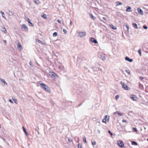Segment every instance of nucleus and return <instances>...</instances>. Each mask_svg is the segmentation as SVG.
Here are the masks:
<instances>
[{
	"mask_svg": "<svg viewBox=\"0 0 148 148\" xmlns=\"http://www.w3.org/2000/svg\"><path fill=\"white\" fill-rule=\"evenodd\" d=\"M41 82H38L40 85L41 87L43 89L47 92H51L50 88L47 85L43 83H40Z\"/></svg>",
	"mask_w": 148,
	"mask_h": 148,
	"instance_id": "f257e3e1",
	"label": "nucleus"
},
{
	"mask_svg": "<svg viewBox=\"0 0 148 148\" xmlns=\"http://www.w3.org/2000/svg\"><path fill=\"white\" fill-rule=\"evenodd\" d=\"M122 86V87L125 90H129L130 89V88L128 86H127L125 83L121 81L120 82Z\"/></svg>",
	"mask_w": 148,
	"mask_h": 148,
	"instance_id": "f03ea898",
	"label": "nucleus"
},
{
	"mask_svg": "<svg viewBox=\"0 0 148 148\" xmlns=\"http://www.w3.org/2000/svg\"><path fill=\"white\" fill-rule=\"evenodd\" d=\"M78 36L80 38L86 35V33L85 32H78Z\"/></svg>",
	"mask_w": 148,
	"mask_h": 148,
	"instance_id": "7ed1b4c3",
	"label": "nucleus"
},
{
	"mask_svg": "<svg viewBox=\"0 0 148 148\" xmlns=\"http://www.w3.org/2000/svg\"><path fill=\"white\" fill-rule=\"evenodd\" d=\"M117 143L119 146L121 147H123L124 146L123 142L121 140L118 141Z\"/></svg>",
	"mask_w": 148,
	"mask_h": 148,
	"instance_id": "20e7f679",
	"label": "nucleus"
},
{
	"mask_svg": "<svg viewBox=\"0 0 148 148\" xmlns=\"http://www.w3.org/2000/svg\"><path fill=\"white\" fill-rule=\"evenodd\" d=\"M22 29L25 31L27 32L28 31V28L27 26L25 24H23L21 26Z\"/></svg>",
	"mask_w": 148,
	"mask_h": 148,
	"instance_id": "39448f33",
	"label": "nucleus"
},
{
	"mask_svg": "<svg viewBox=\"0 0 148 148\" xmlns=\"http://www.w3.org/2000/svg\"><path fill=\"white\" fill-rule=\"evenodd\" d=\"M90 41L92 42L95 44H97L98 43L97 41L94 38L91 37L90 38Z\"/></svg>",
	"mask_w": 148,
	"mask_h": 148,
	"instance_id": "423d86ee",
	"label": "nucleus"
},
{
	"mask_svg": "<svg viewBox=\"0 0 148 148\" xmlns=\"http://www.w3.org/2000/svg\"><path fill=\"white\" fill-rule=\"evenodd\" d=\"M130 98L133 100L134 101H136L137 98L134 95H132L130 96Z\"/></svg>",
	"mask_w": 148,
	"mask_h": 148,
	"instance_id": "0eeeda50",
	"label": "nucleus"
},
{
	"mask_svg": "<svg viewBox=\"0 0 148 148\" xmlns=\"http://www.w3.org/2000/svg\"><path fill=\"white\" fill-rule=\"evenodd\" d=\"M137 11L138 13L141 15H143V11L140 8H137Z\"/></svg>",
	"mask_w": 148,
	"mask_h": 148,
	"instance_id": "6e6552de",
	"label": "nucleus"
},
{
	"mask_svg": "<svg viewBox=\"0 0 148 148\" xmlns=\"http://www.w3.org/2000/svg\"><path fill=\"white\" fill-rule=\"evenodd\" d=\"M127 9H126V11L127 12H132V8L130 6H127L126 7Z\"/></svg>",
	"mask_w": 148,
	"mask_h": 148,
	"instance_id": "1a4fd4ad",
	"label": "nucleus"
},
{
	"mask_svg": "<svg viewBox=\"0 0 148 148\" xmlns=\"http://www.w3.org/2000/svg\"><path fill=\"white\" fill-rule=\"evenodd\" d=\"M125 60L130 62H132L133 61V59L130 58L128 57H125Z\"/></svg>",
	"mask_w": 148,
	"mask_h": 148,
	"instance_id": "9d476101",
	"label": "nucleus"
},
{
	"mask_svg": "<svg viewBox=\"0 0 148 148\" xmlns=\"http://www.w3.org/2000/svg\"><path fill=\"white\" fill-rule=\"evenodd\" d=\"M116 113H117L118 115L119 116H122L123 115V114L119 112H118V111H116V112H114V113H113V114H115Z\"/></svg>",
	"mask_w": 148,
	"mask_h": 148,
	"instance_id": "9b49d317",
	"label": "nucleus"
},
{
	"mask_svg": "<svg viewBox=\"0 0 148 148\" xmlns=\"http://www.w3.org/2000/svg\"><path fill=\"white\" fill-rule=\"evenodd\" d=\"M18 49L19 50H21L22 49V47L21 44L20 43H18L17 45Z\"/></svg>",
	"mask_w": 148,
	"mask_h": 148,
	"instance_id": "f8f14e48",
	"label": "nucleus"
},
{
	"mask_svg": "<svg viewBox=\"0 0 148 148\" xmlns=\"http://www.w3.org/2000/svg\"><path fill=\"white\" fill-rule=\"evenodd\" d=\"M23 131L24 132V133H25V135L26 136H28V133L27 132L26 129L24 127H23Z\"/></svg>",
	"mask_w": 148,
	"mask_h": 148,
	"instance_id": "ddd939ff",
	"label": "nucleus"
},
{
	"mask_svg": "<svg viewBox=\"0 0 148 148\" xmlns=\"http://www.w3.org/2000/svg\"><path fill=\"white\" fill-rule=\"evenodd\" d=\"M0 80L3 83L4 85H7V83L5 82V80L4 79H2V78H0Z\"/></svg>",
	"mask_w": 148,
	"mask_h": 148,
	"instance_id": "4468645a",
	"label": "nucleus"
},
{
	"mask_svg": "<svg viewBox=\"0 0 148 148\" xmlns=\"http://www.w3.org/2000/svg\"><path fill=\"white\" fill-rule=\"evenodd\" d=\"M109 116H108L107 115H106L105 116L104 119H105V120H106V121H108L109 119Z\"/></svg>",
	"mask_w": 148,
	"mask_h": 148,
	"instance_id": "2eb2a0df",
	"label": "nucleus"
},
{
	"mask_svg": "<svg viewBox=\"0 0 148 148\" xmlns=\"http://www.w3.org/2000/svg\"><path fill=\"white\" fill-rule=\"evenodd\" d=\"M110 27L111 29H113L114 30H116L117 29V28L116 26H114V25H110Z\"/></svg>",
	"mask_w": 148,
	"mask_h": 148,
	"instance_id": "dca6fc26",
	"label": "nucleus"
},
{
	"mask_svg": "<svg viewBox=\"0 0 148 148\" xmlns=\"http://www.w3.org/2000/svg\"><path fill=\"white\" fill-rule=\"evenodd\" d=\"M0 13L1 14V15H2V16L3 17V18L5 19H6V18L5 17V14H4V13H3V12L1 11H0Z\"/></svg>",
	"mask_w": 148,
	"mask_h": 148,
	"instance_id": "f3484780",
	"label": "nucleus"
},
{
	"mask_svg": "<svg viewBox=\"0 0 148 148\" xmlns=\"http://www.w3.org/2000/svg\"><path fill=\"white\" fill-rule=\"evenodd\" d=\"M103 54H101V55H100L101 56V58L103 60H104L106 59V57L105 56H103Z\"/></svg>",
	"mask_w": 148,
	"mask_h": 148,
	"instance_id": "a211bd4d",
	"label": "nucleus"
},
{
	"mask_svg": "<svg viewBox=\"0 0 148 148\" xmlns=\"http://www.w3.org/2000/svg\"><path fill=\"white\" fill-rule=\"evenodd\" d=\"M131 144L133 145H138V143L134 141H132Z\"/></svg>",
	"mask_w": 148,
	"mask_h": 148,
	"instance_id": "6ab92c4d",
	"label": "nucleus"
},
{
	"mask_svg": "<svg viewBox=\"0 0 148 148\" xmlns=\"http://www.w3.org/2000/svg\"><path fill=\"white\" fill-rule=\"evenodd\" d=\"M34 3L38 5L40 4V2L38 0H33Z\"/></svg>",
	"mask_w": 148,
	"mask_h": 148,
	"instance_id": "aec40b11",
	"label": "nucleus"
},
{
	"mask_svg": "<svg viewBox=\"0 0 148 148\" xmlns=\"http://www.w3.org/2000/svg\"><path fill=\"white\" fill-rule=\"evenodd\" d=\"M12 99L15 103L16 104H17L18 101L16 99H15L14 97H12Z\"/></svg>",
	"mask_w": 148,
	"mask_h": 148,
	"instance_id": "412c9836",
	"label": "nucleus"
},
{
	"mask_svg": "<svg viewBox=\"0 0 148 148\" xmlns=\"http://www.w3.org/2000/svg\"><path fill=\"white\" fill-rule=\"evenodd\" d=\"M133 26L136 29H137L138 28V26L137 24L136 23H133L132 24Z\"/></svg>",
	"mask_w": 148,
	"mask_h": 148,
	"instance_id": "4be33fe9",
	"label": "nucleus"
},
{
	"mask_svg": "<svg viewBox=\"0 0 148 148\" xmlns=\"http://www.w3.org/2000/svg\"><path fill=\"white\" fill-rule=\"evenodd\" d=\"M116 6H117L119 5H121L122 4L119 1H116Z\"/></svg>",
	"mask_w": 148,
	"mask_h": 148,
	"instance_id": "5701e85b",
	"label": "nucleus"
},
{
	"mask_svg": "<svg viewBox=\"0 0 148 148\" xmlns=\"http://www.w3.org/2000/svg\"><path fill=\"white\" fill-rule=\"evenodd\" d=\"M2 31L4 33L6 32V29L5 27H3L2 28Z\"/></svg>",
	"mask_w": 148,
	"mask_h": 148,
	"instance_id": "b1692460",
	"label": "nucleus"
},
{
	"mask_svg": "<svg viewBox=\"0 0 148 148\" xmlns=\"http://www.w3.org/2000/svg\"><path fill=\"white\" fill-rule=\"evenodd\" d=\"M90 16L93 19V20H95L96 19V18L92 14H89Z\"/></svg>",
	"mask_w": 148,
	"mask_h": 148,
	"instance_id": "393cba45",
	"label": "nucleus"
},
{
	"mask_svg": "<svg viewBox=\"0 0 148 148\" xmlns=\"http://www.w3.org/2000/svg\"><path fill=\"white\" fill-rule=\"evenodd\" d=\"M58 35V34L57 32H55L54 33L53 35V37H56V36Z\"/></svg>",
	"mask_w": 148,
	"mask_h": 148,
	"instance_id": "a878e982",
	"label": "nucleus"
},
{
	"mask_svg": "<svg viewBox=\"0 0 148 148\" xmlns=\"http://www.w3.org/2000/svg\"><path fill=\"white\" fill-rule=\"evenodd\" d=\"M138 52L139 53L140 56H141V49H140L138 50Z\"/></svg>",
	"mask_w": 148,
	"mask_h": 148,
	"instance_id": "bb28decb",
	"label": "nucleus"
},
{
	"mask_svg": "<svg viewBox=\"0 0 148 148\" xmlns=\"http://www.w3.org/2000/svg\"><path fill=\"white\" fill-rule=\"evenodd\" d=\"M83 140L84 143H87L85 136L83 137Z\"/></svg>",
	"mask_w": 148,
	"mask_h": 148,
	"instance_id": "cd10ccee",
	"label": "nucleus"
},
{
	"mask_svg": "<svg viewBox=\"0 0 148 148\" xmlns=\"http://www.w3.org/2000/svg\"><path fill=\"white\" fill-rule=\"evenodd\" d=\"M36 42H38L39 43L41 44H42V41L39 40L38 39H37V40H36Z\"/></svg>",
	"mask_w": 148,
	"mask_h": 148,
	"instance_id": "c85d7f7f",
	"label": "nucleus"
},
{
	"mask_svg": "<svg viewBox=\"0 0 148 148\" xmlns=\"http://www.w3.org/2000/svg\"><path fill=\"white\" fill-rule=\"evenodd\" d=\"M125 71L127 73L128 75H129L130 73V72L129 70H126Z\"/></svg>",
	"mask_w": 148,
	"mask_h": 148,
	"instance_id": "c756f323",
	"label": "nucleus"
},
{
	"mask_svg": "<svg viewBox=\"0 0 148 148\" xmlns=\"http://www.w3.org/2000/svg\"><path fill=\"white\" fill-rule=\"evenodd\" d=\"M42 17L45 19H46L47 18V16L45 14H44V15H43L42 16Z\"/></svg>",
	"mask_w": 148,
	"mask_h": 148,
	"instance_id": "7c9ffc66",
	"label": "nucleus"
},
{
	"mask_svg": "<svg viewBox=\"0 0 148 148\" xmlns=\"http://www.w3.org/2000/svg\"><path fill=\"white\" fill-rule=\"evenodd\" d=\"M68 140L70 142H73V140L71 138H68Z\"/></svg>",
	"mask_w": 148,
	"mask_h": 148,
	"instance_id": "2f4dec72",
	"label": "nucleus"
},
{
	"mask_svg": "<svg viewBox=\"0 0 148 148\" xmlns=\"http://www.w3.org/2000/svg\"><path fill=\"white\" fill-rule=\"evenodd\" d=\"M133 130L135 132H137L138 131L137 129L135 127H133Z\"/></svg>",
	"mask_w": 148,
	"mask_h": 148,
	"instance_id": "473e14b6",
	"label": "nucleus"
},
{
	"mask_svg": "<svg viewBox=\"0 0 148 148\" xmlns=\"http://www.w3.org/2000/svg\"><path fill=\"white\" fill-rule=\"evenodd\" d=\"M92 144L93 145H94L96 144V142L95 141H92Z\"/></svg>",
	"mask_w": 148,
	"mask_h": 148,
	"instance_id": "72a5a7b5",
	"label": "nucleus"
},
{
	"mask_svg": "<svg viewBox=\"0 0 148 148\" xmlns=\"http://www.w3.org/2000/svg\"><path fill=\"white\" fill-rule=\"evenodd\" d=\"M63 32L65 34H66L67 33V32L66 30L65 29H63Z\"/></svg>",
	"mask_w": 148,
	"mask_h": 148,
	"instance_id": "f704fd0d",
	"label": "nucleus"
},
{
	"mask_svg": "<svg viewBox=\"0 0 148 148\" xmlns=\"http://www.w3.org/2000/svg\"><path fill=\"white\" fill-rule=\"evenodd\" d=\"M119 97V96L118 95H116L115 96V98L116 100L118 99Z\"/></svg>",
	"mask_w": 148,
	"mask_h": 148,
	"instance_id": "c9c22d12",
	"label": "nucleus"
},
{
	"mask_svg": "<svg viewBox=\"0 0 148 148\" xmlns=\"http://www.w3.org/2000/svg\"><path fill=\"white\" fill-rule=\"evenodd\" d=\"M29 65L31 66H33V65L32 64V61H30L29 63Z\"/></svg>",
	"mask_w": 148,
	"mask_h": 148,
	"instance_id": "e433bc0d",
	"label": "nucleus"
},
{
	"mask_svg": "<svg viewBox=\"0 0 148 148\" xmlns=\"http://www.w3.org/2000/svg\"><path fill=\"white\" fill-rule=\"evenodd\" d=\"M78 148H82V146L80 144H79L78 145Z\"/></svg>",
	"mask_w": 148,
	"mask_h": 148,
	"instance_id": "4c0bfd02",
	"label": "nucleus"
},
{
	"mask_svg": "<svg viewBox=\"0 0 148 148\" xmlns=\"http://www.w3.org/2000/svg\"><path fill=\"white\" fill-rule=\"evenodd\" d=\"M108 132L110 134L111 136H112L113 135V133H112L111 131L110 130L108 131Z\"/></svg>",
	"mask_w": 148,
	"mask_h": 148,
	"instance_id": "58836bf2",
	"label": "nucleus"
},
{
	"mask_svg": "<svg viewBox=\"0 0 148 148\" xmlns=\"http://www.w3.org/2000/svg\"><path fill=\"white\" fill-rule=\"evenodd\" d=\"M143 27L145 29H147V27L145 25L143 26Z\"/></svg>",
	"mask_w": 148,
	"mask_h": 148,
	"instance_id": "ea45409f",
	"label": "nucleus"
},
{
	"mask_svg": "<svg viewBox=\"0 0 148 148\" xmlns=\"http://www.w3.org/2000/svg\"><path fill=\"white\" fill-rule=\"evenodd\" d=\"M56 75V73H53V74H52L51 76L52 77H53V76L55 77Z\"/></svg>",
	"mask_w": 148,
	"mask_h": 148,
	"instance_id": "a19ab883",
	"label": "nucleus"
},
{
	"mask_svg": "<svg viewBox=\"0 0 148 148\" xmlns=\"http://www.w3.org/2000/svg\"><path fill=\"white\" fill-rule=\"evenodd\" d=\"M106 121L105 120V119H104V118L103 119V121H102V122H103V123H106Z\"/></svg>",
	"mask_w": 148,
	"mask_h": 148,
	"instance_id": "79ce46f5",
	"label": "nucleus"
},
{
	"mask_svg": "<svg viewBox=\"0 0 148 148\" xmlns=\"http://www.w3.org/2000/svg\"><path fill=\"white\" fill-rule=\"evenodd\" d=\"M57 21L60 23V24L61 23V21L60 20L58 19L57 20Z\"/></svg>",
	"mask_w": 148,
	"mask_h": 148,
	"instance_id": "37998d69",
	"label": "nucleus"
},
{
	"mask_svg": "<svg viewBox=\"0 0 148 148\" xmlns=\"http://www.w3.org/2000/svg\"><path fill=\"white\" fill-rule=\"evenodd\" d=\"M30 26H32V27H33L34 26V24L32 23L31 22L30 23Z\"/></svg>",
	"mask_w": 148,
	"mask_h": 148,
	"instance_id": "c03bdc74",
	"label": "nucleus"
},
{
	"mask_svg": "<svg viewBox=\"0 0 148 148\" xmlns=\"http://www.w3.org/2000/svg\"><path fill=\"white\" fill-rule=\"evenodd\" d=\"M122 122H124V123H126L127 122V121L125 119H123L122 121Z\"/></svg>",
	"mask_w": 148,
	"mask_h": 148,
	"instance_id": "a18cd8bd",
	"label": "nucleus"
},
{
	"mask_svg": "<svg viewBox=\"0 0 148 148\" xmlns=\"http://www.w3.org/2000/svg\"><path fill=\"white\" fill-rule=\"evenodd\" d=\"M126 27L127 28V30H128L129 29V27L127 25H126Z\"/></svg>",
	"mask_w": 148,
	"mask_h": 148,
	"instance_id": "49530a36",
	"label": "nucleus"
},
{
	"mask_svg": "<svg viewBox=\"0 0 148 148\" xmlns=\"http://www.w3.org/2000/svg\"><path fill=\"white\" fill-rule=\"evenodd\" d=\"M92 120L94 121H96V120H97L95 118H92Z\"/></svg>",
	"mask_w": 148,
	"mask_h": 148,
	"instance_id": "de8ad7c7",
	"label": "nucleus"
},
{
	"mask_svg": "<svg viewBox=\"0 0 148 148\" xmlns=\"http://www.w3.org/2000/svg\"><path fill=\"white\" fill-rule=\"evenodd\" d=\"M103 19H104V20L106 21H107L106 18L105 17H103Z\"/></svg>",
	"mask_w": 148,
	"mask_h": 148,
	"instance_id": "09e8293b",
	"label": "nucleus"
},
{
	"mask_svg": "<svg viewBox=\"0 0 148 148\" xmlns=\"http://www.w3.org/2000/svg\"><path fill=\"white\" fill-rule=\"evenodd\" d=\"M9 101L11 103H13V102L12 101L11 99H10L9 100Z\"/></svg>",
	"mask_w": 148,
	"mask_h": 148,
	"instance_id": "8fccbe9b",
	"label": "nucleus"
},
{
	"mask_svg": "<svg viewBox=\"0 0 148 148\" xmlns=\"http://www.w3.org/2000/svg\"><path fill=\"white\" fill-rule=\"evenodd\" d=\"M27 21H28V23H30L31 22L30 20L29 19H28V20Z\"/></svg>",
	"mask_w": 148,
	"mask_h": 148,
	"instance_id": "3c124183",
	"label": "nucleus"
},
{
	"mask_svg": "<svg viewBox=\"0 0 148 148\" xmlns=\"http://www.w3.org/2000/svg\"><path fill=\"white\" fill-rule=\"evenodd\" d=\"M97 132L99 134H100V133L101 131H100V130H98Z\"/></svg>",
	"mask_w": 148,
	"mask_h": 148,
	"instance_id": "603ef678",
	"label": "nucleus"
},
{
	"mask_svg": "<svg viewBox=\"0 0 148 148\" xmlns=\"http://www.w3.org/2000/svg\"><path fill=\"white\" fill-rule=\"evenodd\" d=\"M140 79H143V77H140Z\"/></svg>",
	"mask_w": 148,
	"mask_h": 148,
	"instance_id": "864d4df0",
	"label": "nucleus"
},
{
	"mask_svg": "<svg viewBox=\"0 0 148 148\" xmlns=\"http://www.w3.org/2000/svg\"><path fill=\"white\" fill-rule=\"evenodd\" d=\"M72 24V22L71 21H70V25H71Z\"/></svg>",
	"mask_w": 148,
	"mask_h": 148,
	"instance_id": "5fc2aeb1",
	"label": "nucleus"
},
{
	"mask_svg": "<svg viewBox=\"0 0 148 148\" xmlns=\"http://www.w3.org/2000/svg\"><path fill=\"white\" fill-rule=\"evenodd\" d=\"M98 70L99 71H102V69H101L99 68Z\"/></svg>",
	"mask_w": 148,
	"mask_h": 148,
	"instance_id": "6e6d98bb",
	"label": "nucleus"
},
{
	"mask_svg": "<svg viewBox=\"0 0 148 148\" xmlns=\"http://www.w3.org/2000/svg\"><path fill=\"white\" fill-rule=\"evenodd\" d=\"M82 104H79V105H78L77 106V107H78V106L79 107V106H81V105Z\"/></svg>",
	"mask_w": 148,
	"mask_h": 148,
	"instance_id": "4d7b16f0",
	"label": "nucleus"
},
{
	"mask_svg": "<svg viewBox=\"0 0 148 148\" xmlns=\"http://www.w3.org/2000/svg\"><path fill=\"white\" fill-rule=\"evenodd\" d=\"M96 121L97 122H98V123H100V122H99V121H98V120H96Z\"/></svg>",
	"mask_w": 148,
	"mask_h": 148,
	"instance_id": "13d9d810",
	"label": "nucleus"
},
{
	"mask_svg": "<svg viewBox=\"0 0 148 148\" xmlns=\"http://www.w3.org/2000/svg\"><path fill=\"white\" fill-rule=\"evenodd\" d=\"M4 43H6V40H4Z\"/></svg>",
	"mask_w": 148,
	"mask_h": 148,
	"instance_id": "bf43d9fd",
	"label": "nucleus"
},
{
	"mask_svg": "<svg viewBox=\"0 0 148 148\" xmlns=\"http://www.w3.org/2000/svg\"><path fill=\"white\" fill-rule=\"evenodd\" d=\"M147 140L148 141V138L147 139Z\"/></svg>",
	"mask_w": 148,
	"mask_h": 148,
	"instance_id": "052dcab7",
	"label": "nucleus"
},
{
	"mask_svg": "<svg viewBox=\"0 0 148 148\" xmlns=\"http://www.w3.org/2000/svg\"><path fill=\"white\" fill-rule=\"evenodd\" d=\"M87 1H88L89 0H87Z\"/></svg>",
	"mask_w": 148,
	"mask_h": 148,
	"instance_id": "680f3d73",
	"label": "nucleus"
}]
</instances>
